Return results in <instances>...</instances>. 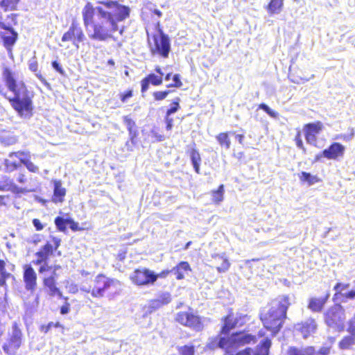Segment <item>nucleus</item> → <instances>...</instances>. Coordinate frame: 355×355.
<instances>
[{
  "mask_svg": "<svg viewBox=\"0 0 355 355\" xmlns=\"http://www.w3.org/2000/svg\"><path fill=\"white\" fill-rule=\"evenodd\" d=\"M96 4L86 3L82 12L83 22L86 28L92 26V31H88L90 39L105 42L119 31L118 24L130 17V9L115 0H98Z\"/></svg>",
  "mask_w": 355,
  "mask_h": 355,
  "instance_id": "obj_1",
  "label": "nucleus"
},
{
  "mask_svg": "<svg viewBox=\"0 0 355 355\" xmlns=\"http://www.w3.org/2000/svg\"><path fill=\"white\" fill-rule=\"evenodd\" d=\"M0 94L8 99L12 107L21 116L32 113V100L24 83L18 82L15 71L9 67L2 69Z\"/></svg>",
  "mask_w": 355,
  "mask_h": 355,
  "instance_id": "obj_2",
  "label": "nucleus"
},
{
  "mask_svg": "<svg viewBox=\"0 0 355 355\" xmlns=\"http://www.w3.org/2000/svg\"><path fill=\"white\" fill-rule=\"evenodd\" d=\"M290 305V297L287 295L279 296L273 300L268 309L261 313V320L265 328L274 334L278 333L286 318V311Z\"/></svg>",
  "mask_w": 355,
  "mask_h": 355,
  "instance_id": "obj_3",
  "label": "nucleus"
},
{
  "mask_svg": "<svg viewBox=\"0 0 355 355\" xmlns=\"http://www.w3.org/2000/svg\"><path fill=\"white\" fill-rule=\"evenodd\" d=\"M255 342V336L244 331L236 332L227 338L225 337L216 338L208 344L210 349L220 347L225 349L227 352L232 353V350L241 346Z\"/></svg>",
  "mask_w": 355,
  "mask_h": 355,
  "instance_id": "obj_4",
  "label": "nucleus"
},
{
  "mask_svg": "<svg viewBox=\"0 0 355 355\" xmlns=\"http://www.w3.org/2000/svg\"><path fill=\"white\" fill-rule=\"evenodd\" d=\"M345 319L344 309L338 304L330 308L324 315L327 325L337 331L344 330Z\"/></svg>",
  "mask_w": 355,
  "mask_h": 355,
  "instance_id": "obj_5",
  "label": "nucleus"
},
{
  "mask_svg": "<svg viewBox=\"0 0 355 355\" xmlns=\"http://www.w3.org/2000/svg\"><path fill=\"white\" fill-rule=\"evenodd\" d=\"M154 45L150 46L152 54H159L163 58H168L171 50L168 36L158 28L157 34L153 35Z\"/></svg>",
  "mask_w": 355,
  "mask_h": 355,
  "instance_id": "obj_6",
  "label": "nucleus"
},
{
  "mask_svg": "<svg viewBox=\"0 0 355 355\" xmlns=\"http://www.w3.org/2000/svg\"><path fill=\"white\" fill-rule=\"evenodd\" d=\"M119 281L110 279L103 275H98L94 280V286L92 290V296L94 297H102L104 293L110 288H116L119 285Z\"/></svg>",
  "mask_w": 355,
  "mask_h": 355,
  "instance_id": "obj_7",
  "label": "nucleus"
},
{
  "mask_svg": "<svg viewBox=\"0 0 355 355\" xmlns=\"http://www.w3.org/2000/svg\"><path fill=\"white\" fill-rule=\"evenodd\" d=\"M130 278L132 283L137 286H148L153 284L157 281L158 275L148 268H141L135 270Z\"/></svg>",
  "mask_w": 355,
  "mask_h": 355,
  "instance_id": "obj_8",
  "label": "nucleus"
},
{
  "mask_svg": "<svg viewBox=\"0 0 355 355\" xmlns=\"http://www.w3.org/2000/svg\"><path fill=\"white\" fill-rule=\"evenodd\" d=\"M22 334L17 323L12 324V331L3 345V351L9 355H15L21 344Z\"/></svg>",
  "mask_w": 355,
  "mask_h": 355,
  "instance_id": "obj_9",
  "label": "nucleus"
},
{
  "mask_svg": "<svg viewBox=\"0 0 355 355\" xmlns=\"http://www.w3.org/2000/svg\"><path fill=\"white\" fill-rule=\"evenodd\" d=\"M62 42H71L73 45L78 49L80 43L86 40L82 28L75 21H73L69 30L62 37Z\"/></svg>",
  "mask_w": 355,
  "mask_h": 355,
  "instance_id": "obj_10",
  "label": "nucleus"
},
{
  "mask_svg": "<svg viewBox=\"0 0 355 355\" xmlns=\"http://www.w3.org/2000/svg\"><path fill=\"white\" fill-rule=\"evenodd\" d=\"M249 320L247 315L236 313L234 316L230 313L223 319V325L221 329V334H227L232 329L241 327Z\"/></svg>",
  "mask_w": 355,
  "mask_h": 355,
  "instance_id": "obj_11",
  "label": "nucleus"
},
{
  "mask_svg": "<svg viewBox=\"0 0 355 355\" xmlns=\"http://www.w3.org/2000/svg\"><path fill=\"white\" fill-rule=\"evenodd\" d=\"M175 320L180 324L188 327L196 331H201L203 325L198 316L189 312H180L177 313Z\"/></svg>",
  "mask_w": 355,
  "mask_h": 355,
  "instance_id": "obj_12",
  "label": "nucleus"
},
{
  "mask_svg": "<svg viewBox=\"0 0 355 355\" xmlns=\"http://www.w3.org/2000/svg\"><path fill=\"white\" fill-rule=\"evenodd\" d=\"M0 29L4 31L0 33L3 44L6 49L10 50L17 40L18 33L4 22L0 25Z\"/></svg>",
  "mask_w": 355,
  "mask_h": 355,
  "instance_id": "obj_13",
  "label": "nucleus"
},
{
  "mask_svg": "<svg viewBox=\"0 0 355 355\" xmlns=\"http://www.w3.org/2000/svg\"><path fill=\"white\" fill-rule=\"evenodd\" d=\"M323 128L321 122L310 123L305 125L304 130L305 132V139L308 144L317 146V135L320 133Z\"/></svg>",
  "mask_w": 355,
  "mask_h": 355,
  "instance_id": "obj_14",
  "label": "nucleus"
},
{
  "mask_svg": "<svg viewBox=\"0 0 355 355\" xmlns=\"http://www.w3.org/2000/svg\"><path fill=\"white\" fill-rule=\"evenodd\" d=\"M271 341L268 338H263L255 350L245 348L244 350L234 352L235 355H268Z\"/></svg>",
  "mask_w": 355,
  "mask_h": 355,
  "instance_id": "obj_15",
  "label": "nucleus"
},
{
  "mask_svg": "<svg viewBox=\"0 0 355 355\" xmlns=\"http://www.w3.org/2000/svg\"><path fill=\"white\" fill-rule=\"evenodd\" d=\"M295 330L301 333L303 338H306L314 334L317 329V324L315 320L309 318L295 326Z\"/></svg>",
  "mask_w": 355,
  "mask_h": 355,
  "instance_id": "obj_16",
  "label": "nucleus"
},
{
  "mask_svg": "<svg viewBox=\"0 0 355 355\" xmlns=\"http://www.w3.org/2000/svg\"><path fill=\"white\" fill-rule=\"evenodd\" d=\"M24 275L23 279L25 283L26 288L27 290H34L37 284V275L29 264H26L23 266Z\"/></svg>",
  "mask_w": 355,
  "mask_h": 355,
  "instance_id": "obj_17",
  "label": "nucleus"
},
{
  "mask_svg": "<svg viewBox=\"0 0 355 355\" xmlns=\"http://www.w3.org/2000/svg\"><path fill=\"white\" fill-rule=\"evenodd\" d=\"M345 151V147L340 143H333L328 148L323 150L324 157L329 159H336L340 156H343Z\"/></svg>",
  "mask_w": 355,
  "mask_h": 355,
  "instance_id": "obj_18",
  "label": "nucleus"
},
{
  "mask_svg": "<svg viewBox=\"0 0 355 355\" xmlns=\"http://www.w3.org/2000/svg\"><path fill=\"white\" fill-rule=\"evenodd\" d=\"M123 122L129 132L130 141L131 142L130 145V141H127L125 146L128 150L132 151L133 150L132 146L135 144V139L137 135V131L136 130H134V127L135 126V122L128 116H125L123 117Z\"/></svg>",
  "mask_w": 355,
  "mask_h": 355,
  "instance_id": "obj_19",
  "label": "nucleus"
},
{
  "mask_svg": "<svg viewBox=\"0 0 355 355\" xmlns=\"http://www.w3.org/2000/svg\"><path fill=\"white\" fill-rule=\"evenodd\" d=\"M66 189L62 186L60 180H53V194L51 201L55 204L62 203L66 196Z\"/></svg>",
  "mask_w": 355,
  "mask_h": 355,
  "instance_id": "obj_20",
  "label": "nucleus"
},
{
  "mask_svg": "<svg viewBox=\"0 0 355 355\" xmlns=\"http://www.w3.org/2000/svg\"><path fill=\"white\" fill-rule=\"evenodd\" d=\"M162 80L163 78H162V76H158L155 73L148 74L141 82V92L143 94L145 93L148 90L150 84H152L155 86H157L162 83Z\"/></svg>",
  "mask_w": 355,
  "mask_h": 355,
  "instance_id": "obj_21",
  "label": "nucleus"
},
{
  "mask_svg": "<svg viewBox=\"0 0 355 355\" xmlns=\"http://www.w3.org/2000/svg\"><path fill=\"white\" fill-rule=\"evenodd\" d=\"M329 296V293H327V295L324 297L310 298L308 308L313 312H320L322 310Z\"/></svg>",
  "mask_w": 355,
  "mask_h": 355,
  "instance_id": "obj_22",
  "label": "nucleus"
},
{
  "mask_svg": "<svg viewBox=\"0 0 355 355\" xmlns=\"http://www.w3.org/2000/svg\"><path fill=\"white\" fill-rule=\"evenodd\" d=\"M191 270V269L188 262L181 261L178 266L173 267L170 271L168 270L166 272H172L175 275L177 279L180 280L184 279L185 274H187L188 272Z\"/></svg>",
  "mask_w": 355,
  "mask_h": 355,
  "instance_id": "obj_23",
  "label": "nucleus"
},
{
  "mask_svg": "<svg viewBox=\"0 0 355 355\" xmlns=\"http://www.w3.org/2000/svg\"><path fill=\"white\" fill-rule=\"evenodd\" d=\"M0 190L10 191L15 193H24L29 191L26 188L18 187L17 184H15L13 180L9 178H6L4 179L3 184L0 185Z\"/></svg>",
  "mask_w": 355,
  "mask_h": 355,
  "instance_id": "obj_24",
  "label": "nucleus"
},
{
  "mask_svg": "<svg viewBox=\"0 0 355 355\" xmlns=\"http://www.w3.org/2000/svg\"><path fill=\"white\" fill-rule=\"evenodd\" d=\"M21 0H0L1 9L6 12H12L18 10Z\"/></svg>",
  "mask_w": 355,
  "mask_h": 355,
  "instance_id": "obj_25",
  "label": "nucleus"
},
{
  "mask_svg": "<svg viewBox=\"0 0 355 355\" xmlns=\"http://www.w3.org/2000/svg\"><path fill=\"white\" fill-rule=\"evenodd\" d=\"M213 258L217 261H222L220 266L216 268L218 272H225L226 271L228 270L230 266V263L225 257V254H215L213 256Z\"/></svg>",
  "mask_w": 355,
  "mask_h": 355,
  "instance_id": "obj_26",
  "label": "nucleus"
},
{
  "mask_svg": "<svg viewBox=\"0 0 355 355\" xmlns=\"http://www.w3.org/2000/svg\"><path fill=\"white\" fill-rule=\"evenodd\" d=\"M284 0H270L267 6L268 12L270 15L279 13L283 8Z\"/></svg>",
  "mask_w": 355,
  "mask_h": 355,
  "instance_id": "obj_27",
  "label": "nucleus"
},
{
  "mask_svg": "<svg viewBox=\"0 0 355 355\" xmlns=\"http://www.w3.org/2000/svg\"><path fill=\"white\" fill-rule=\"evenodd\" d=\"M171 301V295L168 293H164L160 295L156 300L152 302V306L158 308L162 305L168 304Z\"/></svg>",
  "mask_w": 355,
  "mask_h": 355,
  "instance_id": "obj_28",
  "label": "nucleus"
},
{
  "mask_svg": "<svg viewBox=\"0 0 355 355\" xmlns=\"http://www.w3.org/2000/svg\"><path fill=\"white\" fill-rule=\"evenodd\" d=\"M46 287L49 288V294L51 296H58V298H62V294L55 286L54 280L51 278H46Z\"/></svg>",
  "mask_w": 355,
  "mask_h": 355,
  "instance_id": "obj_29",
  "label": "nucleus"
},
{
  "mask_svg": "<svg viewBox=\"0 0 355 355\" xmlns=\"http://www.w3.org/2000/svg\"><path fill=\"white\" fill-rule=\"evenodd\" d=\"M313 348H297L295 347H291L287 352V355H311L313 353Z\"/></svg>",
  "mask_w": 355,
  "mask_h": 355,
  "instance_id": "obj_30",
  "label": "nucleus"
},
{
  "mask_svg": "<svg viewBox=\"0 0 355 355\" xmlns=\"http://www.w3.org/2000/svg\"><path fill=\"white\" fill-rule=\"evenodd\" d=\"M190 158L195 171L197 173H200L201 158L198 151L193 148L190 152Z\"/></svg>",
  "mask_w": 355,
  "mask_h": 355,
  "instance_id": "obj_31",
  "label": "nucleus"
},
{
  "mask_svg": "<svg viewBox=\"0 0 355 355\" xmlns=\"http://www.w3.org/2000/svg\"><path fill=\"white\" fill-rule=\"evenodd\" d=\"M10 275V273L6 271L5 261L0 259V286H6V281Z\"/></svg>",
  "mask_w": 355,
  "mask_h": 355,
  "instance_id": "obj_32",
  "label": "nucleus"
},
{
  "mask_svg": "<svg viewBox=\"0 0 355 355\" xmlns=\"http://www.w3.org/2000/svg\"><path fill=\"white\" fill-rule=\"evenodd\" d=\"M20 162H17L16 161L11 160L10 159H6L4 160V171L6 173H12L15 171H18L20 168H21Z\"/></svg>",
  "mask_w": 355,
  "mask_h": 355,
  "instance_id": "obj_33",
  "label": "nucleus"
},
{
  "mask_svg": "<svg viewBox=\"0 0 355 355\" xmlns=\"http://www.w3.org/2000/svg\"><path fill=\"white\" fill-rule=\"evenodd\" d=\"M355 344V336L350 334L345 336L339 343V347L342 349H348Z\"/></svg>",
  "mask_w": 355,
  "mask_h": 355,
  "instance_id": "obj_34",
  "label": "nucleus"
},
{
  "mask_svg": "<svg viewBox=\"0 0 355 355\" xmlns=\"http://www.w3.org/2000/svg\"><path fill=\"white\" fill-rule=\"evenodd\" d=\"M216 139L221 146H225L226 149L230 148L231 141L227 132L220 133Z\"/></svg>",
  "mask_w": 355,
  "mask_h": 355,
  "instance_id": "obj_35",
  "label": "nucleus"
},
{
  "mask_svg": "<svg viewBox=\"0 0 355 355\" xmlns=\"http://www.w3.org/2000/svg\"><path fill=\"white\" fill-rule=\"evenodd\" d=\"M300 179L302 182H308L309 185H312L318 182V178L316 176L312 175L311 173L306 172H302Z\"/></svg>",
  "mask_w": 355,
  "mask_h": 355,
  "instance_id": "obj_36",
  "label": "nucleus"
},
{
  "mask_svg": "<svg viewBox=\"0 0 355 355\" xmlns=\"http://www.w3.org/2000/svg\"><path fill=\"white\" fill-rule=\"evenodd\" d=\"M52 242L53 244L49 243V242L46 243V257H47V255L53 252V246L55 250H56L58 248V246L60 245V239L55 237H53Z\"/></svg>",
  "mask_w": 355,
  "mask_h": 355,
  "instance_id": "obj_37",
  "label": "nucleus"
},
{
  "mask_svg": "<svg viewBox=\"0 0 355 355\" xmlns=\"http://www.w3.org/2000/svg\"><path fill=\"white\" fill-rule=\"evenodd\" d=\"M69 218H64L60 216H58L55 219V224L56 227L61 232H64L68 225Z\"/></svg>",
  "mask_w": 355,
  "mask_h": 355,
  "instance_id": "obj_38",
  "label": "nucleus"
},
{
  "mask_svg": "<svg viewBox=\"0 0 355 355\" xmlns=\"http://www.w3.org/2000/svg\"><path fill=\"white\" fill-rule=\"evenodd\" d=\"M28 66H29V69L31 71L35 72L36 73V76L38 77V78L41 81L44 82V78H43L42 75L38 71V64H37V62L34 58H33L32 60H31L29 61Z\"/></svg>",
  "mask_w": 355,
  "mask_h": 355,
  "instance_id": "obj_39",
  "label": "nucleus"
},
{
  "mask_svg": "<svg viewBox=\"0 0 355 355\" xmlns=\"http://www.w3.org/2000/svg\"><path fill=\"white\" fill-rule=\"evenodd\" d=\"M224 187L223 184L220 185L218 190L213 192L212 197L213 201L218 203L223 200Z\"/></svg>",
  "mask_w": 355,
  "mask_h": 355,
  "instance_id": "obj_40",
  "label": "nucleus"
},
{
  "mask_svg": "<svg viewBox=\"0 0 355 355\" xmlns=\"http://www.w3.org/2000/svg\"><path fill=\"white\" fill-rule=\"evenodd\" d=\"M180 98H176L173 100V103L171 105V107L169 109L166 111V115L171 116L173 114H175L178 111V110L180 108Z\"/></svg>",
  "mask_w": 355,
  "mask_h": 355,
  "instance_id": "obj_41",
  "label": "nucleus"
},
{
  "mask_svg": "<svg viewBox=\"0 0 355 355\" xmlns=\"http://www.w3.org/2000/svg\"><path fill=\"white\" fill-rule=\"evenodd\" d=\"M20 163L24 164L31 172L35 173L38 171L37 166L30 161L29 157L20 158Z\"/></svg>",
  "mask_w": 355,
  "mask_h": 355,
  "instance_id": "obj_42",
  "label": "nucleus"
},
{
  "mask_svg": "<svg viewBox=\"0 0 355 355\" xmlns=\"http://www.w3.org/2000/svg\"><path fill=\"white\" fill-rule=\"evenodd\" d=\"M169 93H170L169 90L159 91V92H155L153 95V97L155 101H162V100L165 99Z\"/></svg>",
  "mask_w": 355,
  "mask_h": 355,
  "instance_id": "obj_43",
  "label": "nucleus"
},
{
  "mask_svg": "<svg viewBox=\"0 0 355 355\" xmlns=\"http://www.w3.org/2000/svg\"><path fill=\"white\" fill-rule=\"evenodd\" d=\"M179 352L182 355H194V347L184 345L180 348Z\"/></svg>",
  "mask_w": 355,
  "mask_h": 355,
  "instance_id": "obj_44",
  "label": "nucleus"
},
{
  "mask_svg": "<svg viewBox=\"0 0 355 355\" xmlns=\"http://www.w3.org/2000/svg\"><path fill=\"white\" fill-rule=\"evenodd\" d=\"M349 287V284H341V283H337L334 286L336 295L343 294L344 293L343 291L347 290Z\"/></svg>",
  "mask_w": 355,
  "mask_h": 355,
  "instance_id": "obj_45",
  "label": "nucleus"
},
{
  "mask_svg": "<svg viewBox=\"0 0 355 355\" xmlns=\"http://www.w3.org/2000/svg\"><path fill=\"white\" fill-rule=\"evenodd\" d=\"M259 108L264 112H266L269 116L272 117H277V113L272 110H271L266 104L261 103L259 105Z\"/></svg>",
  "mask_w": 355,
  "mask_h": 355,
  "instance_id": "obj_46",
  "label": "nucleus"
},
{
  "mask_svg": "<svg viewBox=\"0 0 355 355\" xmlns=\"http://www.w3.org/2000/svg\"><path fill=\"white\" fill-rule=\"evenodd\" d=\"M347 331L352 334L355 336V314L354 316L349 320L348 322V328Z\"/></svg>",
  "mask_w": 355,
  "mask_h": 355,
  "instance_id": "obj_47",
  "label": "nucleus"
},
{
  "mask_svg": "<svg viewBox=\"0 0 355 355\" xmlns=\"http://www.w3.org/2000/svg\"><path fill=\"white\" fill-rule=\"evenodd\" d=\"M295 144H296V146L303 150L304 151H305V148L304 146V144H303V141H302V136H301V133L300 131L297 132L295 137Z\"/></svg>",
  "mask_w": 355,
  "mask_h": 355,
  "instance_id": "obj_48",
  "label": "nucleus"
},
{
  "mask_svg": "<svg viewBox=\"0 0 355 355\" xmlns=\"http://www.w3.org/2000/svg\"><path fill=\"white\" fill-rule=\"evenodd\" d=\"M173 80L174 82V84H170L167 87H180L182 85L181 80H180V76L179 74H175L173 76Z\"/></svg>",
  "mask_w": 355,
  "mask_h": 355,
  "instance_id": "obj_49",
  "label": "nucleus"
},
{
  "mask_svg": "<svg viewBox=\"0 0 355 355\" xmlns=\"http://www.w3.org/2000/svg\"><path fill=\"white\" fill-rule=\"evenodd\" d=\"M65 302L64 304L60 307V313L62 315H66L69 312L70 304L67 302V297H64Z\"/></svg>",
  "mask_w": 355,
  "mask_h": 355,
  "instance_id": "obj_50",
  "label": "nucleus"
},
{
  "mask_svg": "<svg viewBox=\"0 0 355 355\" xmlns=\"http://www.w3.org/2000/svg\"><path fill=\"white\" fill-rule=\"evenodd\" d=\"M9 157L10 158L15 157L18 158L19 160H20V158L29 157L28 154H26V153L22 152V151L10 153L9 154Z\"/></svg>",
  "mask_w": 355,
  "mask_h": 355,
  "instance_id": "obj_51",
  "label": "nucleus"
},
{
  "mask_svg": "<svg viewBox=\"0 0 355 355\" xmlns=\"http://www.w3.org/2000/svg\"><path fill=\"white\" fill-rule=\"evenodd\" d=\"M36 256H37L39 258L35 260V261H33V263L35 265H37V264H40L44 260V252L43 251H39L37 252H36Z\"/></svg>",
  "mask_w": 355,
  "mask_h": 355,
  "instance_id": "obj_52",
  "label": "nucleus"
},
{
  "mask_svg": "<svg viewBox=\"0 0 355 355\" xmlns=\"http://www.w3.org/2000/svg\"><path fill=\"white\" fill-rule=\"evenodd\" d=\"M68 225H69L70 229L73 231L80 230L78 223L75 222L72 218H69Z\"/></svg>",
  "mask_w": 355,
  "mask_h": 355,
  "instance_id": "obj_53",
  "label": "nucleus"
},
{
  "mask_svg": "<svg viewBox=\"0 0 355 355\" xmlns=\"http://www.w3.org/2000/svg\"><path fill=\"white\" fill-rule=\"evenodd\" d=\"M27 178L24 173L19 172L18 177L17 178V181L21 184L24 185L27 182Z\"/></svg>",
  "mask_w": 355,
  "mask_h": 355,
  "instance_id": "obj_54",
  "label": "nucleus"
},
{
  "mask_svg": "<svg viewBox=\"0 0 355 355\" xmlns=\"http://www.w3.org/2000/svg\"><path fill=\"white\" fill-rule=\"evenodd\" d=\"M165 121L166 123V129L168 130H171L173 127V119L171 118L170 116L166 115Z\"/></svg>",
  "mask_w": 355,
  "mask_h": 355,
  "instance_id": "obj_55",
  "label": "nucleus"
},
{
  "mask_svg": "<svg viewBox=\"0 0 355 355\" xmlns=\"http://www.w3.org/2000/svg\"><path fill=\"white\" fill-rule=\"evenodd\" d=\"M132 96V92L131 90H128L126 92H125L124 94H121V100L123 102H125L128 98H129Z\"/></svg>",
  "mask_w": 355,
  "mask_h": 355,
  "instance_id": "obj_56",
  "label": "nucleus"
},
{
  "mask_svg": "<svg viewBox=\"0 0 355 355\" xmlns=\"http://www.w3.org/2000/svg\"><path fill=\"white\" fill-rule=\"evenodd\" d=\"M151 133L153 137H155L157 141H162L164 140V136L161 134H159L155 130H152Z\"/></svg>",
  "mask_w": 355,
  "mask_h": 355,
  "instance_id": "obj_57",
  "label": "nucleus"
},
{
  "mask_svg": "<svg viewBox=\"0 0 355 355\" xmlns=\"http://www.w3.org/2000/svg\"><path fill=\"white\" fill-rule=\"evenodd\" d=\"M33 223L36 229V230H42L43 229V225L37 218H34L33 220Z\"/></svg>",
  "mask_w": 355,
  "mask_h": 355,
  "instance_id": "obj_58",
  "label": "nucleus"
},
{
  "mask_svg": "<svg viewBox=\"0 0 355 355\" xmlns=\"http://www.w3.org/2000/svg\"><path fill=\"white\" fill-rule=\"evenodd\" d=\"M17 17H18L17 14L10 13L7 15V19H10L13 23V24L15 25L17 24Z\"/></svg>",
  "mask_w": 355,
  "mask_h": 355,
  "instance_id": "obj_59",
  "label": "nucleus"
},
{
  "mask_svg": "<svg viewBox=\"0 0 355 355\" xmlns=\"http://www.w3.org/2000/svg\"><path fill=\"white\" fill-rule=\"evenodd\" d=\"M52 67H53V68L55 70H56L57 71H58V72H60V73H63V71H62V69L61 66L60 65V64L58 63V62H57V61H53V62H52Z\"/></svg>",
  "mask_w": 355,
  "mask_h": 355,
  "instance_id": "obj_60",
  "label": "nucleus"
},
{
  "mask_svg": "<svg viewBox=\"0 0 355 355\" xmlns=\"http://www.w3.org/2000/svg\"><path fill=\"white\" fill-rule=\"evenodd\" d=\"M342 295L345 296L347 299H353L355 297V291L344 293Z\"/></svg>",
  "mask_w": 355,
  "mask_h": 355,
  "instance_id": "obj_61",
  "label": "nucleus"
},
{
  "mask_svg": "<svg viewBox=\"0 0 355 355\" xmlns=\"http://www.w3.org/2000/svg\"><path fill=\"white\" fill-rule=\"evenodd\" d=\"M80 289L81 291H84V292L87 293H92V289H91V286H85V285L82 284V285L80 286Z\"/></svg>",
  "mask_w": 355,
  "mask_h": 355,
  "instance_id": "obj_62",
  "label": "nucleus"
},
{
  "mask_svg": "<svg viewBox=\"0 0 355 355\" xmlns=\"http://www.w3.org/2000/svg\"><path fill=\"white\" fill-rule=\"evenodd\" d=\"M53 326L56 327H60V324L58 322H56V323H55V324H54L53 322H49V323L48 324V325H47V326H46V331H48V329H50V328H51V327H53Z\"/></svg>",
  "mask_w": 355,
  "mask_h": 355,
  "instance_id": "obj_63",
  "label": "nucleus"
},
{
  "mask_svg": "<svg viewBox=\"0 0 355 355\" xmlns=\"http://www.w3.org/2000/svg\"><path fill=\"white\" fill-rule=\"evenodd\" d=\"M236 140L239 142V144H243V139H244V135H236Z\"/></svg>",
  "mask_w": 355,
  "mask_h": 355,
  "instance_id": "obj_64",
  "label": "nucleus"
}]
</instances>
